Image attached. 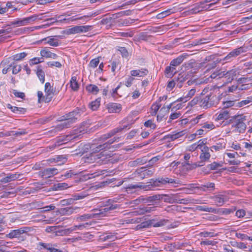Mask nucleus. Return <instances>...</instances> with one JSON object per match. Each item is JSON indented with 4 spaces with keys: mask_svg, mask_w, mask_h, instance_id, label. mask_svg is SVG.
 I'll list each match as a JSON object with an SVG mask.
<instances>
[{
    "mask_svg": "<svg viewBox=\"0 0 252 252\" xmlns=\"http://www.w3.org/2000/svg\"><path fill=\"white\" fill-rule=\"evenodd\" d=\"M175 85H176V82L175 81L174 78H173L172 80L168 83L167 85V90L171 91L175 86Z\"/></svg>",
    "mask_w": 252,
    "mask_h": 252,
    "instance_id": "5fc2aeb1",
    "label": "nucleus"
},
{
    "mask_svg": "<svg viewBox=\"0 0 252 252\" xmlns=\"http://www.w3.org/2000/svg\"><path fill=\"white\" fill-rule=\"evenodd\" d=\"M248 48L246 46H241L233 50L224 59L226 61H230L232 58H236L240 54L248 51Z\"/></svg>",
    "mask_w": 252,
    "mask_h": 252,
    "instance_id": "6e6552de",
    "label": "nucleus"
},
{
    "mask_svg": "<svg viewBox=\"0 0 252 252\" xmlns=\"http://www.w3.org/2000/svg\"><path fill=\"white\" fill-rule=\"evenodd\" d=\"M200 100L201 98L200 97H195L191 101L189 102V105L191 106H193L198 103L200 104Z\"/></svg>",
    "mask_w": 252,
    "mask_h": 252,
    "instance_id": "6e6d98bb",
    "label": "nucleus"
},
{
    "mask_svg": "<svg viewBox=\"0 0 252 252\" xmlns=\"http://www.w3.org/2000/svg\"><path fill=\"white\" fill-rule=\"evenodd\" d=\"M218 101V97L216 95L210 93L204 97L201 98L200 106L207 109L216 105Z\"/></svg>",
    "mask_w": 252,
    "mask_h": 252,
    "instance_id": "39448f33",
    "label": "nucleus"
},
{
    "mask_svg": "<svg viewBox=\"0 0 252 252\" xmlns=\"http://www.w3.org/2000/svg\"><path fill=\"white\" fill-rule=\"evenodd\" d=\"M145 199L144 198H143L142 196H141L135 200L130 201L128 203V204H129V205H132V204L138 205L139 204H140L141 202L146 203V202H145Z\"/></svg>",
    "mask_w": 252,
    "mask_h": 252,
    "instance_id": "49530a36",
    "label": "nucleus"
},
{
    "mask_svg": "<svg viewBox=\"0 0 252 252\" xmlns=\"http://www.w3.org/2000/svg\"><path fill=\"white\" fill-rule=\"evenodd\" d=\"M156 210V207L149 205L141 206L139 208L132 212L133 215H142L146 213H149Z\"/></svg>",
    "mask_w": 252,
    "mask_h": 252,
    "instance_id": "9b49d317",
    "label": "nucleus"
},
{
    "mask_svg": "<svg viewBox=\"0 0 252 252\" xmlns=\"http://www.w3.org/2000/svg\"><path fill=\"white\" fill-rule=\"evenodd\" d=\"M189 57L188 53H184L179 56L176 59H173L170 62V65L176 67L181 64L183 61Z\"/></svg>",
    "mask_w": 252,
    "mask_h": 252,
    "instance_id": "2eb2a0df",
    "label": "nucleus"
},
{
    "mask_svg": "<svg viewBox=\"0 0 252 252\" xmlns=\"http://www.w3.org/2000/svg\"><path fill=\"white\" fill-rule=\"evenodd\" d=\"M55 92V90L52 88L49 82L46 83L45 84V92L46 95L43 98L44 102L48 103L51 101Z\"/></svg>",
    "mask_w": 252,
    "mask_h": 252,
    "instance_id": "1a4fd4ad",
    "label": "nucleus"
},
{
    "mask_svg": "<svg viewBox=\"0 0 252 252\" xmlns=\"http://www.w3.org/2000/svg\"><path fill=\"white\" fill-rule=\"evenodd\" d=\"M62 211L65 214L69 215L73 213V209L71 207H66L63 209Z\"/></svg>",
    "mask_w": 252,
    "mask_h": 252,
    "instance_id": "774afa93",
    "label": "nucleus"
},
{
    "mask_svg": "<svg viewBox=\"0 0 252 252\" xmlns=\"http://www.w3.org/2000/svg\"><path fill=\"white\" fill-rule=\"evenodd\" d=\"M252 102V96L248 97L246 99L242 100L239 102V106L240 107L244 106L250 102Z\"/></svg>",
    "mask_w": 252,
    "mask_h": 252,
    "instance_id": "3c124183",
    "label": "nucleus"
},
{
    "mask_svg": "<svg viewBox=\"0 0 252 252\" xmlns=\"http://www.w3.org/2000/svg\"><path fill=\"white\" fill-rule=\"evenodd\" d=\"M44 62V59L42 57L41 58H34L30 61V65H33L34 64H36L40 63H42Z\"/></svg>",
    "mask_w": 252,
    "mask_h": 252,
    "instance_id": "ea45409f",
    "label": "nucleus"
},
{
    "mask_svg": "<svg viewBox=\"0 0 252 252\" xmlns=\"http://www.w3.org/2000/svg\"><path fill=\"white\" fill-rule=\"evenodd\" d=\"M19 175L15 174H8L6 177L2 178L0 182L3 183H7L12 181L15 180L18 178Z\"/></svg>",
    "mask_w": 252,
    "mask_h": 252,
    "instance_id": "bb28decb",
    "label": "nucleus"
},
{
    "mask_svg": "<svg viewBox=\"0 0 252 252\" xmlns=\"http://www.w3.org/2000/svg\"><path fill=\"white\" fill-rule=\"evenodd\" d=\"M81 111L80 109L76 108L73 111L67 113V117H68V120L73 123H74L78 119V117L80 116Z\"/></svg>",
    "mask_w": 252,
    "mask_h": 252,
    "instance_id": "f3484780",
    "label": "nucleus"
},
{
    "mask_svg": "<svg viewBox=\"0 0 252 252\" xmlns=\"http://www.w3.org/2000/svg\"><path fill=\"white\" fill-rule=\"evenodd\" d=\"M144 161L142 158H137L135 160L129 162L131 165H136L137 164H142Z\"/></svg>",
    "mask_w": 252,
    "mask_h": 252,
    "instance_id": "338daca9",
    "label": "nucleus"
},
{
    "mask_svg": "<svg viewBox=\"0 0 252 252\" xmlns=\"http://www.w3.org/2000/svg\"><path fill=\"white\" fill-rule=\"evenodd\" d=\"M230 111L227 109H222L220 111L216 119V121L219 120H227L230 117Z\"/></svg>",
    "mask_w": 252,
    "mask_h": 252,
    "instance_id": "aec40b11",
    "label": "nucleus"
},
{
    "mask_svg": "<svg viewBox=\"0 0 252 252\" xmlns=\"http://www.w3.org/2000/svg\"><path fill=\"white\" fill-rule=\"evenodd\" d=\"M224 75L222 78H224L223 81L225 83L231 82L233 80L234 72L232 70L228 71H224Z\"/></svg>",
    "mask_w": 252,
    "mask_h": 252,
    "instance_id": "a878e982",
    "label": "nucleus"
},
{
    "mask_svg": "<svg viewBox=\"0 0 252 252\" xmlns=\"http://www.w3.org/2000/svg\"><path fill=\"white\" fill-rule=\"evenodd\" d=\"M165 31L166 29H164V27L163 26L154 28V32H159L160 34H162Z\"/></svg>",
    "mask_w": 252,
    "mask_h": 252,
    "instance_id": "052dcab7",
    "label": "nucleus"
},
{
    "mask_svg": "<svg viewBox=\"0 0 252 252\" xmlns=\"http://www.w3.org/2000/svg\"><path fill=\"white\" fill-rule=\"evenodd\" d=\"M118 51L120 52L123 57L126 58L128 57V53L126 48L119 47Z\"/></svg>",
    "mask_w": 252,
    "mask_h": 252,
    "instance_id": "603ef678",
    "label": "nucleus"
},
{
    "mask_svg": "<svg viewBox=\"0 0 252 252\" xmlns=\"http://www.w3.org/2000/svg\"><path fill=\"white\" fill-rule=\"evenodd\" d=\"M155 172V169L153 167L147 168L145 167L137 169L133 173L134 177L142 180L145 178L152 176Z\"/></svg>",
    "mask_w": 252,
    "mask_h": 252,
    "instance_id": "423d86ee",
    "label": "nucleus"
},
{
    "mask_svg": "<svg viewBox=\"0 0 252 252\" xmlns=\"http://www.w3.org/2000/svg\"><path fill=\"white\" fill-rule=\"evenodd\" d=\"M161 196L162 198H161V200H163L164 202L171 203L172 197L166 194H161Z\"/></svg>",
    "mask_w": 252,
    "mask_h": 252,
    "instance_id": "e2e57ef3",
    "label": "nucleus"
},
{
    "mask_svg": "<svg viewBox=\"0 0 252 252\" xmlns=\"http://www.w3.org/2000/svg\"><path fill=\"white\" fill-rule=\"evenodd\" d=\"M118 139H119V137H114L113 139L109 140L107 142L103 144L99 145L96 147H95L94 144H92L90 147V153L86 154L85 156L86 158V162H94L97 159H100L98 161V162L100 161H103L105 159L110 158V155L105 150L100 153L99 152L106 148H108V146L110 145Z\"/></svg>",
    "mask_w": 252,
    "mask_h": 252,
    "instance_id": "f257e3e1",
    "label": "nucleus"
},
{
    "mask_svg": "<svg viewBox=\"0 0 252 252\" xmlns=\"http://www.w3.org/2000/svg\"><path fill=\"white\" fill-rule=\"evenodd\" d=\"M176 72L177 70L176 67L170 64L169 66H166L164 70V74L165 76L168 78L173 77Z\"/></svg>",
    "mask_w": 252,
    "mask_h": 252,
    "instance_id": "4be33fe9",
    "label": "nucleus"
},
{
    "mask_svg": "<svg viewBox=\"0 0 252 252\" xmlns=\"http://www.w3.org/2000/svg\"><path fill=\"white\" fill-rule=\"evenodd\" d=\"M7 236L10 238H17L20 241H24L26 237V232L22 229L12 230Z\"/></svg>",
    "mask_w": 252,
    "mask_h": 252,
    "instance_id": "9d476101",
    "label": "nucleus"
},
{
    "mask_svg": "<svg viewBox=\"0 0 252 252\" xmlns=\"http://www.w3.org/2000/svg\"><path fill=\"white\" fill-rule=\"evenodd\" d=\"M99 63V57L92 60L89 63V66L92 68L96 67Z\"/></svg>",
    "mask_w": 252,
    "mask_h": 252,
    "instance_id": "a18cd8bd",
    "label": "nucleus"
},
{
    "mask_svg": "<svg viewBox=\"0 0 252 252\" xmlns=\"http://www.w3.org/2000/svg\"><path fill=\"white\" fill-rule=\"evenodd\" d=\"M126 127H127V126H125L123 127L120 126V127L115 128L114 129L112 130L109 133L102 135V138L103 140H106V139H108L109 138L113 136V135L116 134L117 133L122 131L124 128H125Z\"/></svg>",
    "mask_w": 252,
    "mask_h": 252,
    "instance_id": "6ab92c4d",
    "label": "nucleus"
},
{
    "mask_svg": "<svg viewBox=\"0 0 252 252\" xmlns=\"http://www.w3.org/2000/svg\"><path fill=\"white\" fill-rule=\"evenodd\" d=\"M194 63V60H191L189 61L187 63H185L183 65V66L186 68H190L193 67V64Z\"/></svg>",
    "mask_w": 252,
    "mask_h": 252,
    "instance_id": "bf43d9fd",
    "label": "nucleus"
},
{
    "mask_svg": "<svg viewBox=\"0 0 252 252\" xmlns=\"http://www.w3.org/2000/svg\"><path fill=\"white\" fill-rule=\"evenodd\" d=\"M181 115V113L180 112L172 114L170 116L169 120L168 122L170 123L172 120L178 118Z\"/></svg>",
    "mask_w": 252,
    "mask_h": 252,
    "instance_id": "13d9d810",
    "label": "nucleus"
},
{
    "mask_svg": "<svg viewBox=\"0 0 252 252\" xmlns=\"http://www.w3.org/2000/svg\"><path fill=\"white\" fill-rule=\"evenodd\" d=\"M87 90L92 93L96 94L99 91L98 88L94 85L90 84L86 87Z\"/></svg>",
    "mask_w": 252,
    "mask_h": 252,
    "instance_id": "72a5a7b5",
    "label": "nucleus"
},
{
    "mask_svg": "<svg viewBox=\"0 0 252 252\" xmlns=\"http://www.w3.org/2000/svg\"><path fill=\"white\" fill-rule=\"evenodd\" d=\"M64 32L67 35L79 33L78 26H75L70 29H67Z\"/></svg>",
    "mask_w": 252,
    "mask_h": 252,
    "instance_id": "473e14b6",
    "label": "nucleus"
},
{
    "mask_svg": "<svg viewBox=\"0 0 252 252\" xmlns=\"http://www.w3.org/2000/svg\"><path fill=\"white\" fill-rule=\"evenodd\" d=\"M96 15L95 13H90L87 15H84L81 17L74 18V17H72L70 18V20L72 21H76L77 20H83L85 21H88L90 20V18L92 17L95 16Z\"/></svg>",
    "mask_w": 252,
    "mask_h": 252,
    "instance_id": "c85d7f7f",
    "label": "nucleus"
},
{
    "mask_svg": "<svg viewBox=\"0 0 252 252\" xmlns=\"http://www.w3.org/2000/svg\"><path fill=\"white\" fill-rule=\"evenodd\" d=\"M27 55V54L26 53L22 52L14 55L11 57V58L14 61H18L24 59L25 57H26Z\"/></svg>",
    "mask_w": 252,
    "mask_h": 252,
    "instance_id": "f704fd0d",
    "label": "nucleus"
},
{
    "mask_svg": "<svg viewBox=\"0 0 252 252\" xmlns=\"http://www.w3.org/2000/svg\"><path fill=\"white\" fill-rule=\"evenodd\" d=\"M116 202L114 199H108L103 203V206L99 210L95 211L94 214L81 216V219L100 218L108 216L112 211L121 208V205L117 204Z\"/></svg>",
    "mask_w": 252,
    "mask_h": 252,
    "instance_id": "f03ea898",
    "label": "nucleus"
},
{
    "mask_svg": "<svg viewBox=\"0 0 252 252\" xmlns=\"http://www.w3.org/2000/svg\"><path fill=\"white\" fill-rule=\"evenodd\" d=\"M51 53V52H50L48 49L46 48L41 50L40 51V55L42 58H50Z\"/></svg>",
    "mask_w": 252,
    "mask_h": 252,
    "instance_id": "8fccbe9b",
    "label": "nucleus"
},
{
    "mask_svg": "<svg viewBox=\"0 0 252 252\" xmlns=\"http://www.w3.org/2000/svg\"><path fill=\"white\" fill-rule=\"evenodd\" d=\"M148 73V70L145 68H142L140 70H133L130 71V74L132 76L143 77L146 75Z\"/></svg>",
    "mask_w": 252,
    "mask_h": 252,
    "instance_id": "b1692460",
    "label": "nucleus"
},
{
    "mask_svg": "<svg viewBox=\"0 0 252 252\" xmlns=\"http://www.w3.org/2000/svg\"><path fill=\"white\" fill-rule=\"evenodd\" d=\"M160 107V105H153L151 107L152 110L153 111L152 112V115H156L159 110V108Z\"/></svg>",
    "mask_w": 252,
    "mask_h": 252,
    "instance_id": "69168bd1",
    "label": "nucleus"
},
{
    "mask_svg": "<svg viewBox=\"0 0 252 252\" xmlns=\"http://www.w3.org/2000/svg\"><path fill=\"white\" fill-rule=\"evenodd\" d=\"M167 183L178 184V182L171 178H158V179H157L156 180H154V179H151L149 185H140L137 184L132 185L131 186V188L132 189H136L137 188H139L140 189H144L145 190H148L151 189L152 187H159L161 185H165Z\"/></svg>",
    "mask_w": 252,
    "mask_h": 252,
    "instance_id": "7ed1b4c3",
    "label": "nucleus"
},
{
    "mask_svg": "<svg viewBox=\"0 0 252 252\" xmlns=\"http://www.w3.org/2000/svg\"><path fill=\"white\" fill-rule=\"evenodd\" d=\"M196 92V90L195 89H192L189 91L187 94L186 95L184 94L182 97L179 98L177 101H182L183 102H186L190 99V98L192 97Z\"/></svg>",
    "mask_w": 252,
    "mask_h": 252,
    "instance_id": "412c9836",
    "label": "nucleus"
},
{
    "mask_svg": "<svg viewBox=\"0 0 252 252\" xmlns=\"http://www.w3.org/2000/svg\"><path fill=\"white\" fill-rule=\"evenodd\" d=\"M100 106V100L98 99H96L95 100L92 101L91 103L90 104V108L93 110L95 111L97 109V108Z\"/></svg>",
    "mask_w": 252,
    "mask_h": 252,
    "instance_id": "e433bc0d",
    "label": "nucleus"
},
{
    "mask_svg": "<svg viewBox=\"0 0 252 252\" xmlns=\"http://www.w3.org/2000/svg\"><path fill=\"white\" fill-rule=\"evenodd\" d=\"M58 173V170L56 168H47L44 169L43 170L40 171V175L42 177L47 178L51 177L54 175L57 174Z\"/></svg>",
    "mask_w": 252,
    "mask_h": 252,
    "instance_id": "4468645a",
    "label": "nucleus"
},
{
    "mask_svg": "<svg viewBox=\"0 0 252 252\" xmlns=\"http://www.w3.org/2000/svg\"><path fill=\"white\" fill-rule=\"evenodd\" d=\"M64 141L65 140L63 138L60 137L58 139V140H57L55 144L50 146V148L51 149H54L56 147H59V146L62 145L63 144L65 143V142L63 143V142H64Z\"/></svg>",
    "mask_w": 252,
    "mask_h": 252,
    "instance_id": "79ce46f5",
    "label": "nucleus"
},
{
    "mask_svg": "<svg viewBox=\"0 0 252 252\" xmlns=\"http://www.w3.org/2000/svg\"><path fill=\"white\" fill-rule=\"evenodd\" d=\"M202 153L200 155V161L194 163L192 164H190L189 162H185L184 166L188 165L189 167V168L190 170L193 169L199 166H202L204 165V162L208 161L211 157V155L209 152V148L204 146L203 149L201 150Z\"/></svg>",
    "mask_w": 252,
    "mask_h": 252,
    "instance_id": "20e7f679",
    "label": "nucleus"
},
{
    "mask_svg": "<svg viewBox=\"0 0 252 252\" xmlns=\"http://www.w3.org/2000/svg\"><path fill=\"white\" fill-rule=\"evenodd\" d=\"M37 17H38L37 15H32V16H30V17H28L27 18H23V19H21V20H16V21L11 22V25H17L18 26L26 25H27L28 24L31 23V22H32V21H35L37 19Z\"/></svg>",
    "mask_w": 252,
    "mask_h": 252,
    "instance_id": "f8f14e48",
    "label": "nucleus"
},
{
    "mask_svg": "<svg viewBox=\"0 0 252 252\" xmlns=\"http://www.w3.org/2000/svg\"><path fill=\"white\" fill-rule=\"evenodd\" d=\"M171 9H167L165 11H164L160 13H159L157 15V17L158 19H162V18H163L164 17H165L166 16L170 15L171 13H172V12H171Z\"/></svg>",
    "mask_w": 252,
    "mask_h": 252,
    "instance_id": "4c0bfd02",
    "label": "nucleus"
},
{
    "mask_svg": "<svg viewBox=\"0 0 252 252\" xmlns=\"http://www.w3.org/2000/svg\"><path fill=\"white\" fill-rule=\"evenodd\" d=\"M119 62L117 60H114L112 62L111 65H109L108 66H111V71L114 74H115V71L116 69L118 68L119 65Z\"/></svg>",
    "mask_w": 252,
    "mask_h": 252,
    "instance_id": "c03bdc74",
    "label": "nucleus"
},
{
    "mask_svg": "<svg viewBox=\"0 0 252 252\" xmlns=\"http://www.w3.org/2000/svg\"><path fill=\"white\" fill-rule=\"evenodd\" d=\"M115 236L111 234H105L101 236V239L103 241H105L107 240H110V241H113L114 240Z\"/></svg>",
    "mask_w": 252,
    "mask_h": 252,
    "instance_id": "a19ab883",
    "label": "nucleus"
},
{
    "mask_svg": "<svg viewBox=\"0 0 252 252\" xmlns=\"http://www.w3.org/2000/svg\"><path fill=\"white\" fill-rule=\"evenodd\" d=\"M246 121V117L238 115L234 122V125H232V127L234 128V130L236 132L243 133L245 131L247 126L245 123Z\"/></svg>",
    "mask_w": 252,
    "mask_h": 252,
    "instance_id": "0eeeda50",
    "label": "nucleus"
},
{
    "mask_svg": "<svg viewBox=\"0 0 252 252\" xmlns=\"http://www.w3.org/2000/svg\"><path fill=\"white\" fill-rule=\"evenodd\" d=\"M175 81L177 87L181 88L182 87L184 83L187 80V75L180 73L177 76L174 77Z\"/></svg>",
    "mask_w": 252,
    "mask_h": 252,
    "instance_id": "a211bd4d",
    "label": "nucleus"
},
{
    "mask_svg": "<svg viewBox=\"0 0 252 252\" xmlns=\"http://www.w3.org/2000/svg\"><path fill=\"white\" fill-rule=\"evenodd\" d=\"M13 68H12V73L13 74H17L19 72H20L21 70V66L20 65H14V63L13 64Z\"/></svg>",
    "mask_w": 252,
    "mask_h": 252,
    "instance_id": "680f3d73",
    "label": "nucleus"
},
{
    "mask_svg": "<svg viewBox=\"0 0 252 252\" xmlns=\"http://www.w3.org/2000/svg\"><path fill=\"white\" fill-rule=\"evenodd\" d=\"M213 198L218 206H221L226 201L224 196L222 195H216Z\"/></svg>",
    "mask_w": 252,
    "mask_h": 252,
    "instance_id": "cd10ccee",
    "label": "nucleus"
},
{
    "mask_svg": "<svg viewBox=\"0 0 252 252\" xmlns=\"http://www.w3.org/2000/svg\"><path fill=\"white\" fill-rule=\"evenodd\" d=\"M224 75V71H222L221 69H219L212 73L210 77L213 79H220L222 78Z\"/></svg>",
    "mask_w": 252,
    "mask_h": 252,
    "instance_id": "c756f323",
    "label": "nucleus"
},
{
    "mask_svg": "<svg viewBox=\"0 0 252 252\" xmlns=\"http://www.w3.org/2000/svg\"><path fill=\"white\" fill-rule=\"evenodd\" d=\"M36 74L41 83H43L45 81L44 72L41 69L38 68Z\"/></svg>",
    "mask_w": 252,
    "mask_h": 252,
    "instance_id": "58836bf2",
    "label": "nucleus"
},
{
    "mask_svg": "<svg viewBox=\"0 0 252 252\" xmlns=\"http://www.w3.org/2000/svg\"><path fill=\"white\" fill-rule=\"evenodd\" d=\"M12 65V64L10 63L8 59L3 60L0 63V67L3 68L2 70V73L4 74L7 73L9 69Z\"/></svg>",
    "mask_w": 252,
    "mask_h": 252,
    "instance_id": "5701e85b",
    "label": "nucleus"
},
{
    "mask_svg": "<svg viewBox=\"0 0 252 252\" xmlns=\"http://www.w3.org/2000/svg\"><path fill=\"white\" fill-rule=\"evenodd\" d=\"M72 124H73V123L68 120L67 121H64L61 124L58 125L56 128L59 130L64 127L67 128L69 127Z\"/></svg>",
    "mask_w": 252,
    "mask_h": 252,
    "instance_id": "c9c22d12",
    "label": "nucleus"
},
{
    "mask_svg": "<svg viewBox=\"0 0 252 252\" xmlns=\"http://www.w3.org/2000/svg\"><path fill=\"white\" fill-rule=\"evenodd\" d=\"M26 112V109L25 108L17 107L16 111H14V113L18 115H21L25 114Z\"/></svg>",
    "mask_w": 252,
    "mask_h": 252,
    "instance_id": "0e129e2a",
    "label": "nucleus"
},
{
    "mask_svg": "<svg viewBox=\"0 0 252 252\" xmlns=\"http://www.w3.org/2000/svg\"><path fill=\"white\" fill-rule=\"evenodd\" d=\"M68 187V185L65 183H59L55 184L53 189L55 190H62L65 189H67Z\"/></svg>",
    "mask_w": 252,
    "mask_h": 252,
    "instance_id": "2f4dec72",
    "label": "nucleus"
},
{
    "mask_svg": "<svg viewBox=\"0 0 252 252\" xmlns=\"http://www.w3.org/2000/svg\"><path fill=\"white\" fill-rule=\"evenodd\" d=\"M144 126L146 127H151L153 129H155L156 127V125L153 123V122L152 120H148L147 121L145 122L144 123Z\"/></svg>",
    "mask_w": 252,
    "mask_h": 252,
    "instance_id": "4d7b16f0",
    "label": "nucleus"
},
{
    "mask_svg": "<svg viewBox=\"0 0 252 252\" xmlns=\"http://www.w3.org/2000/svg\"><path fill=\"white\" fill-rule=\"evenodd\" d=\"M44 42V44H48L51 46L57 47L59 45V43L58 40L54 38L52 36L45 38L42 40Z\"/></svg>",
    "mask_w": 252,
    "mask_h": 252,
    "instance_id": "393cba45",
    "label": "nucleus"
},
{
    "mask_svg": "<svg viewBox=\"0 0 252 252\" xmlns=\"http://www.w3.org/2000/svg\"><path fill=\"white\" fill-rule=\"evenodd\" d=\"M70 87L71 89L74 91H77L79 88V85L76 80V77L75 76L72 77L70 81Z\"/></svg>",
    "mask_w": 252,
    "mask_h": 252,
    "instance_id": "7c9ffc66",
    "label": "nucleus"
},
{
    "mask_svg": "<svg viewBox=\"0 0 252 252\" xmlns=\"http://www.w3.org/2000/svg\"><path fill=\"white\" fill-rule=\"evenodd\" d=\"M38 245L42 247L43 249L46 250L49 252H65L60 249H57V245L55 244L39 242L38 243Z\"/></svg>",
    "mask_w": 252,
    "mask_h": 252,
    "instance_id": "ddd939ff",
    "label": "nucleus"
},
{
    "mask_svg": "<svg viewBox=\"0 0 252 252\" xmlns=\"http://www.w3.org/2000/svg\"><path fill=\"white\" fill-rule=\"evenodd\" d=\"M77 174L74 173L72 170H69L68 172L65 173L62 175V177L63 179L69 178L72 177L73 175H75Z\"/></svg>",
    "mask_w": 252,
    "mask_h": 252,
    "instance_id": "864d4df0",
    "label": "nucleus"
},
{
    "mask_svg": "<svg viewBox=\"0 0 252 252\" xmlns=\"http://www.w3.org/2000/svg\"><path fill=\"white\" fill-rule=\"evenodd\" d=\"M225 148V146L221 143H217L216 145H213L211 147L210 149L212 151L215 150L218 151Z\"/></svg>",
    "mask_w": 252,
    "mask_h": 252,
    "instance_id": "37998d69",
    "label": "nucleus"
},
{
    "mask_svg": "<svg viewBox=\"0 0 252 252\" xmlns=\"http://www.w3.org/2000/svg\"><path fill=\"white\" fill-rule=\"evenodd\" d=\"M151 225V223L150 221H144L141 222L140 224H138L136 226L137 229H142L144 228H148Z\"/></svg>",
    "mask_w": 252,
    "mask_h": 252,
    "instance_id": "09e8293b",
    "label": "nucleus"
},
{
    "mask_svg": "<svg viewBox=\"0 0 252 252\" xmlns=\"http://www.w3.org/2000/svg\"><path fill=\"white\" fill-rule=\"evenodd\" d=\"M81 226H77V225H74L72 227H71L70 228L65 229L64 230V234H68L71 232H72L73 231H75L76 230L78 229H81Z\"/></svg>",
    "mask_w": 252,
    "mask_h": 252,
    "instance_id": "de8ad7c7",
    "label": "nucleus"
},
{
    "mask_svg": "<svg viewBox=\"0 0 252 252\" xmlns=\"http://www.w3.org/2000/svg\"><path fill=\"white\" fill-rule=\"evenodd\" d=\"M106 109L109 113H119L122 109V105L117 103H109Z\"/></svg>",
    "mask_w": 252,
    "mask_h": 252,
    "instance_id": "dca6fc26",
    "label": "nucleus"
}]
</instances>
